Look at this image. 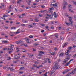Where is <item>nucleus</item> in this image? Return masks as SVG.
Segmentation results:
<instances>
[{
	"label": "nucleus",
	"instance_id": "obj_1",
	"mask_svg": "<svg viewBox=\"0 0 76 76\" xmlns=\"http://www.w3.org/2000/svg\"><path fill=\"white\" fill-rule=\"evenodd\" d=\"M60 66L58 65V64H57L56 63L55 66H53L52 69L53 70H57V69H60Z\"/></svg>",
	"mask_w": 76,
	"mask_h": 76
},
{
	"label": "nucleus",
	"instance_id": "obj_2",
	"mask_svg": "<svg viewBox=\"0 0 76 76\" xmlns=\"http://www.w3.org/2000/svg\"><path fill=\"white\" fill-rule=\"evenodd\" d=\"M64 1V3L63 4V9L64 10V9H66V6L65 5V4L66 5H67V2H66V1Z\"/></svg>",
	"mask_w": 76,
	"mask_h": 76
},
{
	"label": "nucleus",
	"instance_id": "obj_3",
	"mask_svg": "<svg viewBox=\"0 0 76 76\" xmlns=\"http://www.w3.org/2000/svg\"><path fill=\"white\" fill-rule=\"evenodd\" d=\"M12 46H14V45H12L11 46H9L10 47V50H11L9 52V54H10V53H11L12 51H13V48L12 47Z\"/></svg>",
	"mask_w": 76,
	"mask_h": 76
},
{
	"label": "nucleus",
	"instance_id": "obj_4",
	"mask_svg": "<svg viewBox=\"0 0 76 76\" xmlns=\"http://www.w3.org/2000/svg\"><path fill=\"white\" fill-rule=\"evenodd\" d=\"M69 18H70L69 19V20L70 22H71V25L72 26L73 25V21H72V19L71 18V17H69Z\"/></svg>",
	"mask_w": 76,
	"mask_h": 76
},
{
	"label": "nucleus",
	"instance_id": "obj_5",
	"mask_svg": "<svg viewBox=\"0 0 76 76\" xmlns=\"http://www.w3.org/2000/svg\"><path fill=\"white\" fill-rule=\"evenodd\" d=\"M71 69H68L66 70H65L63 72V74L66 73V72H69V71H70V70H71Z\"/></svg>",
	"mask_w": 76,
	"mask_h": 76
},
{
	"label": "nucleus",
	"instance_id": "obj_6",
	"mask_svg": "<svg viewBox=\"0 0 76 76\" xmlns=\"http://www.w3.org/2000/svg\"><path fill=\"white\" fill-rule=\"evenodd\" d=\"M53 7H54L56 9H57V4L56 3L55 4H53Z\"/></svg>",
	"mask_w": 76,
	"mask_h": 76
},
{
	"label": "nucleus",
	"instance_id": "obj_7",
	"mask_svg": "<svg viewBox=\"0 0 76 76\" xmlns=\"http://www.w3.org/2000/svg\"><path fill=\"white\" fill-rule=\"evenodd\" d=\"M64 52L61 53L59 55V57H63V55H64Z\"/></svg>",
	"mask_w": 76,
	"mask_h": 76
},
{
	"label": "nucleus",
	"instance_id": "obj_8",
	"mask_svg": "<svg viewBox=\"0 0 76 76\" xmlns=\"http://www.w3.org/2000/svg\"><path fill=\"white\" fill-rule=\"evenodd\" d=\"M19 31H20V29H18V30H17V32H16L14 33L15 34H18L20 33V32Z\"/></svg>",
	"mask_w": 76,
	"mask_h": 76
},
{
	"label": "nucleus",
	"instance_id": "obj_9",
	"mask_svg": "<svg viewBox=\"0 0 76 76\" xmlns=\"http://www.w3.org/2000/svg\"><path fill=\"white\" fill-rule=\"evenodd\" d=\"M46 60L48 62V63H51V61H50V59L49 58H46Z\"/></svg>",
	"mask_w": 76,
	"mask_h": 76
},
{
	"label": "nucleus",
	"instance_id": "obj_10",
	"mask_svg": "<svg viewBox=\"0 0 76 76\" xmlns=\"http://www.w3.org/2000/svg\"><path fill=\"white\" fill-rule=\"evenodd\" d=\"M25 39H26V41L27 43H29V39L26 38H25Z\"/></svg>",
	"mask_w": 76,
	"mask_h": 76
},
{
	"label": "nucleus",
	"instance_id": "obj_11",
	"mask_svg": "<svg viewBox=\"0 0 76 76\" xmlns=\"http://www.w3.org/2000/svg\"><path fill=\"white\" fill-rule=\"evenodd\" d=\"M66 57L67 58H69L70 59V56H72V54H70L69 55H66Z\"/></svg>",
	"mask_w": 76,
	"mask_h": 76
},
{
	"label": "nucleus",
	"instance_id": "obj_12",
	"mask_svg": "<svg viewBox=\"0 0 76 76\" xmlns=\"http://www.w3.org/2000/svg\"><path fill=\"white\" fill-rule=\"evenodd\" d=\"M2 42H4L5 44H7L9 43V42L6 40H4Z\"/></svg>",
	"mask_w": 76,
	"mask_h": 76
},
{
	"label": "nucleus",
	"instance_id": "obj_13",
	"mask_svg": "<svg viewBox=\"0 0 76 76\" xmlns=\"http://www.w3.org/2000/svg\"><path fill=\"white\" fill-rule=\"evenodd\" d=\"M69 52H70V51L69 50H67V52L65 53V54L66 55H68L69 53Z\"/></svg>",
	"mask_w": 76,
	"mask_h": 76
},
{
	"label": "nucleus",
	"instance_id": "obj_14",
	"mask_svg": "<svg viewBox=\"0 0 76 76\" xmlns=\"http://www.w3.org/2000/svg\"><path fill=\"white\" fill-rule=\"evenodd\" d=\"M66 25H68V26H69V25H72V24L71 23H66Z\"/></svg>",
	"mask_w": 76,
	"mask_h": 76
},
{
	"label": "nucleus",
	"instance_id": "obj_15",
	"mask_svg": "<svg viewBox=\"0 0 76 76\" xmlns=\"http://www.w3.org/2000/svg\"><path fill=\"white\" fill-rule=\"evenodd\" d=\"M66 45H67V43H65L63 45V47H65V46H66Z\"/></svg>",
	"mask_w": 76,
	"mask_h": 76
},
{
	"label": "nucleus",
	"instance_id": "obj_16",
	"mask_svg": "<svg viewBox=\"0 0 76 76\" xmlns=\"http://www.w3.org/2000/svg\"><path fill=\"white\" fill-rule=\"evenodd\" d=\"M47 16H49V17H50V19H52L53 18V17H52L51 18V15H49L48 14H47Z\"/></svg>",
	"mask_w": 76,
	"mask_h": 76
},
{
	"label": "nucleus",
	"instance_id": "obj_17",
	"mask_svg": "<svg viewBox=\"0 0 76 76\" xmlns=\"http://www.w3.org/2000/svg\"><path fill=\"white\" fill-rule=\"evenodd\" d=\"M69 11L70 12L72 10V7H68Z\"/></svg>",
	"mask_w": 76,
	"mask_h": 76
},
{
	"label": "nucleus",
	"instance_id": "obj_18",
	"mask_svg": "<svg viewBox=\"0 0 76 76\" xmlns=\"http://www.w3.org/2000/svg\"><path fill=\"white\" fill-rule=\"evenodd\" d=\"M70 63L69 62H68L67 63L65 64V66H68V65H69Z\"/></svg>",
	"mask_w": 76,
	"mask_h": 76
},
{
	"label": "nucleus",
	"instance_id": "obj_19",
	"mask_svg": "<svg viewBox=\"0 0 76 76\" xmlns=\"http://www.w3.org/2000/svg\"><path fill=\"white\" fill-rule=\"evenodd\" d=\"M56 15V12H54L53 14L52 15V16L53 17V16H55Z\"/></svg>",
	"mask_w": 76,
	"mask_h": 76
},
{
	"label": "nucleus",
	"instance_id": "obj_20",
	"mask_svg": "<svg viewBox=\"0 0 76 76\" xmlns=\"http://www.w3.org/2000/svg\"><path fill=\"white\" fill-rule=\"evenodd\" d=\"M42 65H40L39 66H38L37 67V69H39V67H42Z\"/></svg>",
	"mask_w": 76,
	"mask_h": 76
},
{
	"label": "nucleus",
	"instance_id": "obj_21",
	"mask_svg": "<svg viewBox=\"0 0 76 76\" xmlns=\"http://www.w3.org/2000/svg\"><path fill=\"white\" fill-rule=\"evenodd\" d=\"M69 59L70 58H66L64 60H66V61H68V60H69Z\"/></svg>",
	"mask_w": 76,
	"mask_h": 76
},
{
	"label": "nucleus",
	"instance_id": "obj_22",
	"mask_svg": "<svg viewBox=\"0 0 76 76\" xmlns=\"http://www.w3.org/2000/svg\"><path fill=\"white\" fill-rule=\"evenodd\" d=\"M54 73V71H52L51 73H50V75H52L53 73Z\"/></svg>",
	"mask_w": 76,
	"mask_h": 76
},
{
	"label": "nucleus",
	"instance_id": "obj_23",
	"mask_svg": "<svg viewBox=\"0 0 76 76\" xmlns=\"http://www.w3.org/2000/svg\"><path fill=\"white\" fill-rule=\"evenodd\" d=\"M72 72L73 73V74H75V73L76 72V71L74 70V69L73 70Z\"/></svg>",
	"mask_w": 76,
	"mask_h": 76
},
{
	"label": "nucleus",
	"instance_id": "obj_24",
	"mask_svg": "<svg viewBox=\"0 0 76 76\" xmlns=\"http://www.w3.org/2000/svg\"><path fill=\"white\" fill-rule=\"evenodd\" d=\"M33 66L34 67H36V68H37V65H35V64H34L33 65Z\"/></svg>",
	"mask_w": 76,
	"mask_h": 76
},
{
	"label": "nucleus",
	"instance_id": "obj_25",
	"mask_svg": "<svg viewBox=\"0 0 76 76\" xmlns=\"http://www.w3.org/2000/svg\"><path fill=\"white\" fill-rule=\"evenodd\" d=\"M33 26L32 25H30L28 26V28H32V27Z\"/></svg>",
	"mask_w": 76,
	"mask_h": 76
},
{
	"label": "nucleus",
	"instance_id": "obj_26",
	"mask_svg": "<svg viewBox=\"0 0 76 76\" xmlns=\"http://www.w3.org/2000/svg\"><path fill=\"white\" fill-rule=\"evenodd\" d=\"M40 25H41L42 26H45V24H40Z\"/></svg>",
	"mask_w": 76,
	"mask_h": 76
},
{
	"label": "nucleus",
	"instance_id": "obj_27",
	"mask_svg": "<svg viewBox=\"0 0 76 76\" xmlns=\"http://www.w3.org/2000/svg\"><path fill=\"white\" fill-rule=\"evenodd\" d=\"M29 38H33V36L32 35H30L29 36Z\"/></svg>",
	"mask_w": 76,
	"mask_h": 76
},
{
	"label": "nucleus",
	"instance_id": "obj_28",
	"mask_svg": "<svg viewBox=\"0 0 76 76\" xmlns=\"http://www.w3.org/2000/svg\"><path fill=\"white\" fill-rule=\"evenodd\" d=\"M37 3H34L33 4V5H34V6H35V5H37Z\"/></svg>",
	"mask_w": 76,
	"mask_h": 76
},
{
	"label": "nucleus",
	"instance_id": "obj_29",
	"mask_svg": "<svg viewBox=\"0 0 76 76\" xmlns=\"http://www.w3.org/2000/svg\"><path fill=\"white\" fill-rule=\"evenodd\" d=\"M18 41L19 42V44H22V42L21 40Z\"/></svg>",
	"mask_w": 76,
	"mask_h": 76
},
{
	"label": "nucleus",
	"instance_id": "obj_30",
	"mask_svg": "<svg viewBox=\"0 0 76 76\" xmlns=\"http://www.w3.org/2000/svg\"><path fill=\"white\" fill-rule=\"evenodd\" d=\"M24 69V67H20V70H21V69Z\"/></svg>",
	"mask_w": 76,
	"mask_h": 76
},
{
	"label": "nucleus",
	"instance_id": "obj_31",
	"mask_svg": "<svg viewBox=\"0 0 76 76\" xmlns=\"http://www.w3.org/2000/svg\"><path fill=\"white\" fill-rule=\"evenodd\" d=\"M35 20L36 22H39V20H38L37 19H35Z\"/></svg>",
	"mask_w": 76,
	"mask_h": 76
},
{
	"label": "nucleus",
	"instance_id": "obj_32",
	"mask_svg": "<svg viewBox=\"0 0 76 76\" xmlns=\"http://www.w3.org/2000/svg\"><path fill=\"white\" fill-rule=\"evenodd\" d=\"M7 16H8V15H4L3 16V17H7Z\"/></svg>",
	"mask_w": 76,
	"mask_h": 76
},
{
	"label": "nucleus",
	"instance_id": "obj_33",
	"mask_svg": "<svg viewBox=\"0 0 76 76\" xmlns=\"http://www.w3.org/2000/svg\"><path fill=\"white\" fill-rule=\"evenodd\" d=\"M55 37H56V38H58V35L57 34L55 35Z\"/></svg>",
	"mask_w": 76,
	"mask_h": 76
},
{
	"label": "nucleus",
	"instance_id": "obj_34",
	"mask_svg": "<svg viewBox=\"0 0 76 76\" xmlns=\"http://www.w3.org/2000/svg\"><path fill=\"white\" fill-rule=\"evenodd\" d=\"M23 52H24V53H26V50H25V49H24L23 50Z\"/></svg>",
	"mask_w": 76,
	"mask_h": 76
},
{
	"label": "nucleus",
	"instance_id": "obj_35",
	"mask_svg": "<svg viewBox=\"0 0 76 76\" xmlns=\"http://www.w3.org/2000/svg\"><path fill=\"white\" fill-rule=\"evenodd\" d=\"M69 50H72V47H69Z\"/></svg>",
	"mask_w": 76,
	"mask_h": 76
},
{
	"label": "nucleus",
	"instance_id": "obj_36",
	"mask_svg": "<svg viewBox=\"0 0 76 76\" xmlns=\"http://www.w3.org/2000/svg\"><path fill=\"white\" fill-rule=\"evenodd\" d=\"M41 7H42V8H45V7L44 6H42Z\"/></svg>",
	"mask_w": 76,
	"mask_h": 76
},
{
	"label": "nucleus",
	"instance_id": "obj_37",
	"mask_svg": "<svg viewBox=\"0 0 76 76\" xmlns=\"http://www.w3.org/2000/svg\"><path fill=\"white\" fill-rule=\"evenodd\" d=\"M65 16H67V17H68V15H67V13H66L65 14Z\"/></svg>",
	"mask_w": 76,
	"mask_h": 76
},
{
	"label": "nucleus",
	"instance_id": "obj_38",
	"mask_svg": "<svg viewBox=\"0 0 76 76\" xmlns=\"http://www.w3.org/2000/svg\"><path fill=\"white\" fill-rule=\"evenodd\" d=\"M1 5L2 6H3V7H4V4L1 3Z\"/></svg>",
	"mask_w": 76,
	"mask_h": 76
},
{
	"label": "nucleus",
	"instance_id": "obj_39",
	"mask_svg": "<svg viewBox=\"0 0 76 76\" xmlns=\"http://www.w3.org/2000/svg\"><path fill=\"white\" fill-rule=\"evenodd\" d=\"M61 34H64V31H62L61 32Z\"/></svg>",
	"mask_w": 76,
	"mask_h": 76
},
{
	"label": "nucleus",
	"instance_id": "obj_40",
	"mask_svg": "<svg viewBox=\"0 0 76 76\" xmlns=\"http://www.w3.org/2000/svg\"><path fill=\"white\" fill-rule=\"evenodd\" d=\"M55 54V53H50V54H51V55H52V56H54Z\"/></svg>",
	"mask_w": 76,
	"mask_h": 76
},
{
	"label": "nucleus",
	"instance_id": "obj_41",
	"mask_svg": "<svg viewBox=\"0 0 76 76\" xmlns=\"http://www.w3.org/2000/svg\"><path fill=\"white\" fill-rule=\"evenodd\" d=\"M39 56H42V53H41V51L40 52V53H39Z\"/></svg>",
	"mask_w": 76,
	"mask_h": 76
},
{
	"label": "nucleus",
	"instance_id": "obj_42",
	"mask_svg": "<svg viewBox=\"0 0 76 76\" xmlns=\"http://www.w3.org/2000/svg\"><path fill=\"white\" fill-rule=\"evenodd\" d=\"M6 34L4 33H2L1 35H5Z\"/></svg>",
	"mask_w": 76,
	"mask_h": 76
},
{
	"label": "nucleus",
	"instance_id": "obj_43",
	"mask_svg": "<svg viewBox=\"0 0 76 76\" xmlns=\"http://www.w3.org/2000/svg\"><path fill=\"white\" fill-rule=\"evenodd\" d=\"M69 74H73V72L72 71V72H69Z\"/></svg>",
	"mask_w": 76,
	"mask_h": 76
},
{
	"label": "nucleus",
	"instance_id": "obj_44",
	"mask_svg": "<svg viewBox=\"0 0 76 76\" xmlns=\"http://www.w3.org/2000/svg\"><path fill=\"white\" fill-rule=\"evenodd\" d=\"M73 59H71L69 61V62L70 63L71 61H73Z\"/></svg>",
	"mask_w": 76,
	"mask_h": 76
},
{
	"label": "nucleus",
	"instance_id": "obj_45",
	"mask_svg": "<svg viewBox=\"0 0 76 76\" xmlns=\"http://www.w3.org/2000/svg\"><path fill=\"white\" fill-rule=\"evenodd\" d=\"M4 28H5V29H8V27H6V26H4Z\"/></svg>",
	"mask_w": 76,
	"mask_h": 76
},
{
	"label": "nucleus",
	"instance_id": "obj_46",
	"mask_svg": "<svg viewBox=\"0 0 76 76\" xmlns=\"http://www.w3.org/2000/svg\"><path fill=\"white\" fill-rule=\"evenodd\" d=\"M16 44H19V41H18V42L17 41V42H16Z\"/></svg>",
	"mask_w": 76,
	"mask_h": 76
},
{
	"label": "nucleus",
	"instance_id": "obj_47",
	"mask_svg": "<svg viewBox=\"0 0 76 76\" xmlns=\"http://www.w3.org/2000/svg\"><path fill=\"white\" fill-rule=\"evenodd\" d=\"M19 1H17V4H20V2H19Z\"/></svg>",
	"mask_w": 76,
	"mask_h": 76
},
{
	"label": "nucleus",
	"instance_id": "obj_48",
	"mask_svg": "<svg viewBox=\"0 0 76 76\" xmlns=\"http://www.w3.org/2000/svg\"><path fill=\"white\" fill-rule=\"evenodd\" d=\"M68 7H72V5H69L68 6Z\"/></svg>",
	"mask_w": 76,
	"mask_h": 76
},
{
	"label": "nucleus",
	"instance_id": "obj_49",
	"mask_svg": "<svg viewBox=\"0 0 76 76\" xmlns=\"http://www.w3.org/2000/svg\"><path fill=\"white\" fill-rule=\"evenodd\" d=\"M11 59V58H10V57H9L7 58L8 60H10Z\"/></svg>",
	"mask_w": 76,
	"mask_h": 76
},
{
	"label": "nucleus",
	"instance_id": "obj_50",
	"mask_svg": "<svg viewBox=\"0 0 76 76\" xmlns=\"http://www.w3.org/2000/svg\"><path fill=\"white\" fill-rule=\"evenodd\" d=\"M54 17H55V18H57V15H54Z\"/></svg>",
	"mask_w": 76,
	"mask_h": 76
},
{
	"label": "nucleus",
	"instance_id": "obj_51",
	"mask_svg": "<svg viewBox=\"0 0 76 76\" xmlns=\"http://www.w3.org/2000/svg\"><path fill=\"white\" fill-rule=\"evenodd\" d=\"M33 51H36V49L34 48H33Z\"/></svg>",
	"mask_w": 76,
	"mask_h": 76
},
{
	"label": "nucleus",
	"instance_id": "obj_52",
	"mask_svg": "<svg viewBox=\"0 0 76 76\" xmlns=\"http://www.w3.org/2000/svg\"><path fill=\"white\" fill-rule=\"evenodd\" d=\"M21 26H25V25L24 24H21Z\"/></svg>",
	"mask_w": 76,
	"mask_h": 76
},
{
	"label": "nucleus",
	"instance_id": "obj_53",
	"mask_svg": "<svg viewBox=\"0 0 76 76\" xmlns=\"http://www.w3.org/2000/svg\"><path fill=\"white\" fill-rule=\"evenodd\" d=\"M72 41H75V38H72Z\"/></svg>",
	"mask_w": 76,
	"mask_h": 76
},
{
	"label": "nucleus",
	"instance_id": "obj_54",
	"mask_svg": "<svg viewBox=\"0 0 76 76\" xmlns=\"http://www.w3.org/2000/svg\"><path fill=\"white\" fill-rule=\"evenodd\" d=\"M20 23V22H18V23H16V25H19V24Z\"/></svg>",
	"mask_w": 76,
	"mask_h": 76
},
{
	"label": "nucleus",
	"instance_id": "obj_55",
	"mask_svg": "<svg viewBox=\"0 0 76 76\" xmlns=\"http://www.w3.org/2000/svg\"><path fill=\"white\" fill-rule=\"evenodd\" d=\"M23 45L25 46V47H27V45L26 44H24Z\"/></svg>",
	"mask_w": 76,
	"mask_h": 76
},
{
	"label": "nucleus",
	"instance_id": "obj_56",
	"mask_svg": "<svg viewBox=\"0 0 76 76\" xmlns=\"http://www.w3.org/2000/svg\"><path fill=\"white\" fill-rule=\"evenodd\" d=\"M41 32H42V33H43V32H44V30H42L41 31Z\"/></svg>",
	"mask_w": 76,
	"mask_h": 76
},
{
	"label": "nucleus",
	"instance_id": "obj_57",
	"mask_svg": "<svg viewBox=\"0 0 76 76\" xmlns=\"http://www.w3.org/2000/svg\"><path fill=\"white\" fill-rule=\"evenodd\" d=\"M6 69V67L5 66L3 67V69L4 70H5V69Z\"/></svg>",
	"mask_w": 76,
	"mask_h": 76
},
{
	"label": "nucleus",
	"instance_id": "obj_58",
	"mask_svg": "<svg viewBox=\"0 0 76 76\" xmlns=\"http://www.w3.org/2000/svg\"><path fill=\"white\" fill-rule=\"evenodd\" d=\"M45 28L46 29H48V26H45Z\"/></svg>",
	"mask_w": 76,
	"mask_h": 76
},
{
	"label": "nucleus",
	"instance_id": "obj_59",
	"mask_svg": "<svg viewBox=\"0 0 76 76\" xmlns=\"http://www.w3.org/2000/svg\"><path fill=\"white\" fill-rule=\"evenodd\" d=\"M41 51V53H42V54H44V53H45V52H42V51Z\"/></svg>",
	"mask_w": 76,
	"mask_h": 76
},
{
	"label": "nucleus",
	"instance_id": "obj_60",
	"mask_svg": "<svg viewBox=\"0 0 76 76\" xmlns=\"http://www.w3.org/2000/svg\"><path fill=\"white\" fill-rule=\"evenodd\" d=\"M14 59H15L16 60L17 59H18V58H15V57L14 58Z\"/></svg>",
	"mask_w": 76,
	"mask_h": 76
},
{
	"label": "nucleus",
	"instance_id": "obj_61",
	"mask_svg": "<svg viewBox=\"0 0 76 76\" xmlns=\"http://www.w3.org/2000/svg\"><path fill=\"white\" fill-rule=\"evenodd\" d=\"M7 76H11V75L10 74H8L7 75Z\"/></svg>",
	"mask_w": 76,
	"mask_h": 76
},
{
	"label": "nucleus",
	"instance_id": "obj_62",
	"mask_svg": "<svg viewBox=\"0 0 76 76\" xmlns=\"http://www.w3.org/2000/svg\"><path fill=\"white\" fill-rule=\"evenodd\" d=\"M61 40H63V39H64V38L63 37H61Z\"/></svg>",
	"mask_w": 76,
	"mask_h": 76
},
{
	"label": "nucleus",
	"instance_id": "obj_63",
	"mask_svg": "<svg viewBox=\"0 0 76 76\" xmlns=\"http://www.w3.org/2000/svg\"><path fill=\"white\" fill-rule=\"evenodd\" d=\"M22 15L23 16H25V13H23L22 14Z\"/></svg>",
	"mask_w": 76,
	"mask_h": 76
},
{
	"label": "nucleus",
	"instance_id": "obj_64",
	"mask_svg": "<svg viewBox=\"0 0 76 76\" xmlns=\"http://www.w3.org/2000/svg\"><path fill=\"white\" fill-rule=\"evenodd\" d=\"M75 28H76V23H75Z\"/></svg>",
	"mask_w": 76,
	"mask_h": 76
}]
</instances>
